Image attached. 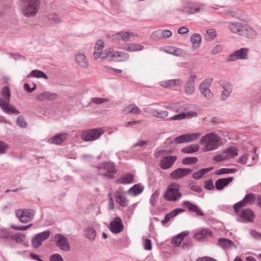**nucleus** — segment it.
<instances>
[{"label": "nucleus", "mask_w": 261, "mask_h": 261, "mask_svg": "<svg viewBox=\"0 0 261 261\" xmlns=\"http://www.w3.org/2000/svg\"><path fill=\"white\" fill-rule=\"evenodd\" d=\"M227 28L231 33L247 38L253 39L257 35L256 31L245 23L237 21L228 22Z\"/></svg>", "instance_id": "1"}, {"label": "nucleus", "mask_w": 261, "mask_h": 261, "mask_svg": "<svg viewBox=\"0 0 261 261\" xmlns=\"http://www.w3.org/2000/svg\"><path fill=\"white\" fill-rule=\"evenodd\" d=\"M199 143L204 152L217 150L222 145V140L220 136L214 132H211L202 136Z\"/></svg>", "instance_id": "2"}, {"label": "nucleus", "mask_w": 261, "mask_h": 261, "mask_svg": "<svg viewBox=\"0 0 261 261\" xmlns=\"http://www.w3.org/2000/svg\"><path fill=\"white\" fill-rule=\"evenodd\" d=\"M21 12L27 17H34L38 12L40 0H21Z\"/></svg>", "instance_id": "3"}, {"label": "nucleus", "mask_w": 261, "mask_h": 261, "mask_svg": "<svg viewBox=\"0 0 261 261\" xmlns=\"http://www.w3.org/2000/svg\"><path fill=\"white\" fill-rule=\"evenodd\" d=\"M3 97H0V107L6 113L18 114L19 111L9 103L10 92L8 87H4L2 90Z\"/></svg>", "instance_id": "4"}, {"label": "nucleus", "mask_w": 261, "mask_h": 261, "mask_svg": "<svg viewBox=\"0 0 261 261\" xmlns=\"http://www.w3.org/2000/svg\"><path fill=\"white\" fill-rule=\"evenodd\" d=\"M166 150H160L155 153L154 156L156 158L162 156L160 160V167L164 170L168 169L171 168L177 160V156L175 155L166 156Z\"/></svg>", "instance_id": "5"}, {"label": "nucleus", "mask_w": 261, "mask_h": 261, "mask_svg": "<svg viewBox=\"0 0 261 261\" xmlns=\"http://www.w3.org/2000/svg\"><path fill=\"white\" fill-rule=\"evenodd\" d=\"M180 188V185L177 184H170L165 193L164 198L167 201L178 200L181 197V194L179 192Z\"/></svg>", "instance_id": "6"}, {"label": "nucleus", "mask_w": 261, "mask_h": 261, "mask_svg": "<svg viewBox=\"0 0 261 261\" xmlns=\"http://www.w3.org/2000/svg\"><path fill=\"white\" fill-rule=\"evenodd\" d=\"M99 174L108 178H113L114 175L117 172L114 164L112 162H106L99 166Z\"/></svg>", "instance_id": "7"}, {"label": "nucleus", "mask_w": 261, "mask_h": 261, "mask_svg": "<svg viewBox=\"0 0 261 261\" xmlns=\"http://www.w3.org/2000/svg\"><path fill=\"white\" fill-rule=\"evenodd\" d=\"M105 133L101 128H96L84 131L82 134V139L85 141H93L98 139Z\"/></svg>", "instance_id": "8"}, {"label": "nucleus", "mask_w": 261, "mask_h": 261, "mask_svg": "<svg viewBox=\"0 0 261 261\" xmlns=\"http://www.w3.org/2000/svg\"><path fill=\"white\" fill-rule=\"evenodd\" d=\"M248 48H240L230 54L227 57L226 61L228 62H233L237 60H246L248 58Z\"/></svg>", "instance_id": "9"}, {"label": "nucleus", "mask_w": 261, "mask_h": 261, "mask_svg": "<svg viewBox=\"0 0 261 261\" xmlns=\"http://www.w3.org/2000/svg\"><path fill=\"white\" fill-rule=\"evenodd\" d=\"M212 81L213 80L211 78L206 79L199 85L201 94L207 99H211L213 97V94L209 88L212 84Z\"/></svg>", "instance_id": "10"}, {"label": "nucleus", "mask_w": 261, "mask_h": 261, "mask_svg": "<svg viewBox=\"0 0 261 261\" xmlns=\"http://www.w3.org/2000/svg\"><path fill=\"white\" fill-rule=\"evenodd\" d=\"M15 215L22 223H27L33 219L34 212L30 209L17 210L15 211Z\"/></svg>", "instance_id": "11"}, {"label": "nucleus", "mask_w": 261, "mask_h": 261, "mask_svg": "<svg viewBox=\"0 0 261 261\" xmlns=\"http://www.w3.org/2000/svg\"><path fill=\"white\" fill-rule=\"evenodd\" d=\"M136 35L130 32H120L115 34L111 36L112 40L116 43H119L120 40L124 42H129L130 41V38L135 37Z\"/></svg>", "instance_id": "12"}, {"label": "nucleus", "mask_w": 261, "mask_h": 261, "mask_svg": "<svg viewBox=\"0 0 261 261\" xmlns=\"http://www.w3.org/2000/svg\"><path fill=\"white\" fill-rule=\"evenodd\" d=\"M200 133L186 134L179 136L175 139L177 144L193 142L197 140L201 136Z\"/></svg>", "instance_id": "13"}, {"label": "nucleus", "mask_w": 261, "mask_h": 261, "mask_svg": "<svg viewBox=\"0 0 261 261\" xmlns=\"http://www.w3.org/2000/svg\"><path fill=\"white\" fill-rule=\"evenodd\" d=\"M56 246L64 251H69L70 249V245L67 238L61 234H57L55 236Z\"/></svg>", "instance_id": "14"}, {"label": "nucleus", "mask_w": 261, "mask_h": 261, "mask_svg": "<svg viewBox=\"0 0 261 261\" xmlns=\"http://www.w3.org/2000/svg\"><path fill=\"white\" fill-rule=\"evenodd\" d=\"M219 85L222 89L221 93V99L222 101L226 100L232 92V86L229 82L225 81H220Z\"/></svg>", "instance_id": "15"}, {"label": "nucleus", "mask_w": 261, "mask_h": 261, "mask_svg": "<svg viewBox=\"0 0 261 261\" xmlns=\"http://www.w3.org/2000/svg\"><path fill=\"white\" fill-rule=\"evenodd\" d=\"M50 233L49 230H46L38 233L32 240V244L33 247L36 248L39 247L41 245L42 242L48 238Z\"/></svg>", "instance_id": "16"}, {"label": "nucleus", "mask_w": 261, "mask_h": 261, "mask_svg": "<svg viewBox=\"0 0 261 261\" xmlns=\"http://www.w3.org/2000/svg\"><path fill=\"white\" fill-rule=\"evenodd\" d=\"M238 210L237 214L240 218V221L244 223L253 222L255 215L254 213L250 209H246L243 210L240 213H239Z\"/></svg>", "instance_id": "17"}, {"label": "nucleus", "mask_w": 261, "mask_h": 261, "mask_svg": "<svg viewBox=\"0 0 261 261\" xmlns=\"http://www.w3.org/2000/svg\"><path fill=\"white\" fill-rule=\"evenodd\" d=\"M110 230L115 233L121 232L123 230V225L120 217H116L111 222L109 226Z\"/></svg>", "instance_id": "18"}, {"label": "nucleus", "mask_w": 261, "mask_h": 261, "mask_svg": "<svg viewBox=\"0 0 261 261\" xmlns=\"http://www.w3.org/2000/svg\"><path fill=\"white\" fill-rule=\"evenodd\" d=\"M192 170L189 168H179L174 170L170 174V176L174 179H180L192 172Z\"/></svg>", "instance_id": "19"}, {"label": "nucleus", "mask_w": 261, "mask_h": 261, "mask_svg": "<svg viewBox=\"0 0 261 261\" xmlns=\"http://www.w3.org/2000/svg\"><path fill=\"white\" fill-rule=\"evenodd\" d=\"M116 201L120 206L125 207L128 205V200L125 197V192L122 189H118L115 193Z\"/></svg>", "instance_id": "20"}, {"label": "nucleus", "mask_w": 261, "mask_h": 261, "mask_svg": "<svg viewBox=\"0 0 261 261\" xmlns=\"http://www.w3.org/2000/svg\"><path fill=\"white\" fill-rule=\"evenodd\" d=\"M76 64L81 68L87 69L89 66L88 59L86 55L82 53H77L74 56Z\"/></svg>", "instance_id": "21"}, {"label": "nucleus", "mask_w": 261, "mask_h": 261, "mask_svg": "<svg viewBox=\"0 0 261 261\" xmlns=\"http://www.w3.org/2000/svg\"><path fill=\"white\" fill-rule=\"evenodd\" d=\"M225 13L236 18L239 20L245 21L247 19V16L245 13L241 10L238 9H228L225 11Z\"/></svg>", "instance_id": "22"}, {"label": "nucleus", "mask_w": 261, "mask_h": 261, "mask_svg": "<svg viewBox=\"0 0 261 261\" xmlns=\"http://www.w3.org/2000/svg\"><path fill=\"white\" fill-rule=\"evenodd\" d=\"M255 201V197L252 194H247L244 199L241 201L234 204L233 208L237 213L238 210L242 206L247 203H252Z\"/></svg>", "instance_id": "23"}, {"label": "nucleus", "mask_w": 261, "mask_h": 261, "mask_svg": "<svg viewBox=\"0 0 261 261\" xmlns=\"http://www.w3.org/2000/svg\"><path fill=\"white\" fill-rule=\"evenodd\" d=\"M121 112L125 115L128 114L137 115L141 113V110L135 104H130L123 107L121 110Z\"/></svg>", "instance_id": "24"}, {"label": "nucleus", "mask_w": 261, "mask_h": 261, "mask_svg": "<svg viewBox=\"0 0 261 261\" xmlns=\"http://www.w3.org/2000/svg\"><path fill=\"white\" fill-rule=\"evenodd\" d=\"M217 245L223 249H229L232 248H236V246L230 240L225 238H220L217 243Z\"/></svg>", "instance_id": "25"}, {"label": "nucleus", "mask_w": 261, "mask_h": 261, "mask_svg": "<svg viewBox=\"0 0 261 261\" xmlns=\"http://www.w3.org/2000/svg\"><path fill=\"white\" fill-rule=\"evenodd\" d=\"M233 178L229 177L227 178H222L218 179L215 182V187L218 190H222L223 188L230 183Z\"/></svg>", "instance_id": "26"}, {"label": "nucleus", "mask_w": 261, "mask_h": 261, "mask_svg": "<svg viewBox=\"0 0 261 261\" xmlns=\"http://www.w3.org/2000/svg\"><path fill=\"white\" fill-rule=\"evenodd\" d=\"M212 235V232L207 229L203 228L198 230L194 235L193 238L197 240L207 238Z\"/></svg>", "instance_id": "27"}, {"label": "nucleus", "mask_w": 261, "mask_h": 261, "mask_svg": "<svg viewBox=\"0 0 261 261\" xmlns=\"http://www.w3.org/2000/svg\"><path fill=\"white\" fill-rule=\"evenodd\" d=\"M67 136L68 134L66 133L57 134L51 138V143L60 145L67 139Z\"/></svg>", "instance_id": "28"}, {"label": "nucleus", "mask_w": 261, "mask_h": 261, "mask_svg": "<svg viewBox=\"0 0 261 261\" xmlns=\"http://www.w3.org/2000/svg\"><path fill=\"white\" fill-rule=\"evenodd\" d=\"M102 58L107 59L109 61L117 62V50L109 49L104 51Z\"/></svg>", "instance_id": "29"}, {"label": "nucleus", "mask_w": 261, "mask_h": 261, "mask_svg": "<svg viewBox=\"0 0 261 261\" xmlns=\"http://www.w3.org/2000/svg\"><path fill=\"white\" fill-rule=\"evenodd\" d=\"M196 77V75L191 76V79L189 80L186 84L185 87V92L188 95H191L195 91L194 79Z\"/></svg>", "instance_id": "30"}, {"label": "nucleus", "mask_w": 261, "mask_h": 261, "mask_svg": "<svg viewBox=\"0 0 261 261\" xmlns=\"http://www.w3.org/2000/svg\"><path fill=\"white\" fill-rule=\"evenodd\" d=\"M184 212H185V210L184 209L179 208L174 209L170 213L167 214L165 216L164 220L162 221V224L163 225H165L170 220L171 218H174V217L176 216L178 214Z\"/></svg>", "instance_id": "31"}, {"label": "nucleus", "mask_w": 261, "mask_h": 261, "mask_svg": "<svg viewBox=\"0 0 261 261\" xmlns=\"http://www.w3.org/2000/svg\"><path fill=\"white\" fill-rule=\"evenodd\" d=\"M182 204L186 206L189 210V211L192 212H195L197 215H204L203 213L200 210V208L196 205L188 201H184Z\"/></svg>", "instance_id": "32"}, {"label": "nucleus", "mask_w": 261, "mask_h": 261, "mask_svg": "<svg viewBox=\"0 0 261 261\" xmlns=\"http://www.w3.org/2000/svg\"><path fill=\"white\" fill-rule=\"evenodd\" d=\"M11 238L17 243H20L25 246H28V241L26 237L22 234H15L12 235L11 236Z\"/></svg>", "instance_id": "33"}, {"label": "nucleus", "mask_w": 261, "mask_h": 261, "mask_svg": "<svg viewBox=\"0 0 261 261\" xmlns=\"http://www.w3.org/2000/svg\"><path fill=\"white\" fill-rule=\"evenodd\" d=\"M143 48L144 47L141 44L128 43L126 44L125 46L123 49L127 51L133 52L142 50Z\"/></svg>", "instance_id": "34"}, {"label": "nucleus", "mask_w": 261, "mask_h": 261, "mask_svg": "<svg viewBox=\"0 0 261 261\" xmlns=\"http://www.w3.org/2000/svg\"><path fill=\"white\" fill-rule=\"evenodd\" d=\"M134 176L129 173L126 174L116 180L118 184H128L133 181Z\"/></svg>", "instance_id": "35"}, {"label": "nucleus", "mask_w": 261, "mask_h": 261, "mask_svg": "<svg viewBox=\"0 0 261 261\" xmlns=\"http://www.w3.org/2000/svg\"><path fill=\"white\" fill-rule=\"evenodd\" d=\"M197 116V113L194 112H190L188 113H181L178 114H176L171 118V120H182L186 118L195 117Z\"/></svg>", "instance_id": "36"}, {"label": "nucleus", "mask_w": 261, "mask_h": 261, "mask_svg": "<svg viewBox=\"0 0 261 261\" xmlns=\"http://www.w3.org/2000/svg\"><path fill=\"white\" fill-rule=\"evenodd\" d=\"M190 40L192 43L193 47L197 49L201 44L202 37L199 34L195 33L191 36Z\"/></svg>", "instance_id": "37"}, {"label": "nucleus", "mask_w": 261, "mask_h": 261, "mask_svg": "<svg viewBox=\"0 0 261 261\" xmlns=\"http://www.w3.org/2000/svg\"><path fill=\"white\" fill-rule=\"evenodd\" d=\"M165 51L168 54L173 55L176 57L180 56L183 54L182 49L173 46L167 47L165 49Z\"/></svg>", "instance_id": "38"}, {"label": "nucleus", "mask_w": 261, "mask_h": 261, "mask_svg": "<svg viewBox=\"0 0 261 261\" xmlns=\"http://www.w3.org/2000/svg\"><path fill=\"white\" fill-rule=\"evenodd\" d=\"M199 146L198 144H193L184 147L181 151L185 153H193L198 151Z\"/></svg>", "instance_id": "39"}, {"label": "nucleus", "mask_w": 261, "mask_h": 261, "mask_svg": "<svg viewBox=\"0 0 261 261\" xmlns=\"http://www.w3.org/2000/svg\"><path fill=\"white\" fill-rule=\"evenodd\" d=\"M28 77H33L37 79H47V76L42 71L39 70H33L28 75Z\"/></svg>", "instance_id": "40"}, {"label": "nucleus", "mask_w": 261, "mask_h": 261, "mask_svg": "<svg viewBox=\"0 0 261 261\" xmlns=\"http://www.w3.org/2000/svg\"><path fill=\"white\" fill-rule=\"evenodd\" d=\"M213 169V167H209L207 168H203L199 171L194 173L192 175L193 178L195 179H199L201 178L203 175L210 171Z\"/></svg>", "instance_id": "41"}, {"label": "nucleus", "mask_w": 261, "mask_h": 261, "mask_svg": "<svg viewBox=\"0 0 261 261\" xmlns=\"http://www.w3.org/2000/svg\"><path fill=\"white\" fill-rule=\"evenodd\" d=\"M238 150L234 146H230L224 150L225 153L228 156V159L238 155Z\"/></svg>", "instance_id": "42"}, {"label": "nucleus", "mask_w": 261, "mask_h": 261, "mask_svg": "<svg viewBox=\"0 0 261 261\" xmlns=\"http://www.w3.org/2000/svg\"><path fill=\"white\" fill-rule=\"evenodd\" d=\"M204 8V5L202 4H190L189 6V12L191 14L199 12L200 11L203 10Z\"/></svg>", "instance_id": "43"}, {"label": "nucleus", "mask_w": 261, "mask_h": 261, "mask_svg": "<svg viewBox=\"0 0 261 261\" xmlns=\"http://www.w3.org/2000/svg\"><path fill=\"white\" fill-rule=\"evenodd\" d=\"M55 95L49 92H44L38 94L36 96V98L39 101H44L47 99H50L54 97Z\"/></svg>", "instance_id": "44"}, {"label": "nucleus", "mask_w": 261, "mask_h": 261, "mask_svg": "<svg viewBox=\"0 0 261 261\" xmlns=\"http://www.w3.org/2000/svg\"><path fill=\"white\" fill-rule=\"evenodd\" d=\"M151 113L153 117L160 119H164L168 115V112L166 111H159L158 110H153Z\"/></svg>", "instance_id": "45"}, {"label": "nucleus", "mask_w": 261, "mask_h": 261, "mask_svg": "<svg viewBox=\"0 0 261 261\" xmlns=\"http://www.w3.org/2000/svg\"><path fill=\"white\" fill-rule=\"evenodd\" d=\"M143 189L144 188L143 186L139 184H137L130 188L128 192L130 193H133L134 196H137L140 194L142 192Z\"/></svg>", "instance_id": "46"}, {"label": "nucleus", "mask_w": 261, "mask_h": 261, "mask_svg": "<svg viewBox=\"0 0 261 261\" xmlns=\"http://www.w3.org/2000/svg\"><path fill=\"white\" fill-rule=\"evenodd\" d=\"M85 236L86 238L91 241H93L96 237V233L95 230L92 227H88L85 229Z\"/></svg>", "instance_id": "47"}, {"label": "nucleus", "mask_w": 261, "mask_h": 261, "mask_svg": "<svg viewBox=\"0 0 261 261\" xmlns=\"http://www.w3.org/2000/svg\"><path fill=\"white\" fill-rule=\"evenodd\" d=\"M179 84L180 81L179 80H170L162 82L161 85L165 88H172Z\"/></svg>", "instance_id": "48"}, {"label": "nucleus", "mask_w": 261, "mask_h": 261, "mask_svg": "<svg viewBox=\"0 0 261 261\" xmlns=\"http://www.w3.org/2000/svg\"><path fill=\"white\" fill-rule=\"evenodd\" d=\"M48 20L53 23H58L61 22V19L59 15L55 12H51L47 16Z\"/></svg>", "instance_id": "49"}, {"label": "nucleus", "mask_w": 261, "mask_h": 261, "mask_svg": "<svg viewBox=\"0 0 261 261\" xmlns=\"http://www.w3.org/2000/svg\"><path fill=\"white\" fill-rule=\"evenodd\" d=\"M117 62H123L127 60L129 55L126 53L117 51Z\"/></svg>", "instance_id": "50"}, {"label": "nucleus", "mask_w": 261, "mask_h": 261, "mask_svg": "<svg viewBox=\"0 0 261 261\" xmlns=\"http://www.w3.org/2000/svg\"><path fill=\"white\" fill-rule=\"evenodd\" d=\"M228 160V156L224 153V151L222 153L218 154L213 157L215 162H220Z\"/></svg>", "instance_id": "51"}, {"label": "nucleus", "mask_w": 261, "mask_h": 261, "mask_svg": "<svg viewBox=\"0 0 261 261\" xmlns=\"http://www.w3.org/2000/svg\"><path fill=\"white\" fill-rule=\"evenodd\" d=\"M216 36V31L214 29H210L206 31L205 39L207 40H212Z\"/></svg>", "instance_id": "52"}, {"label": "nucleus", "mask_w": 261, "mask_h": 261, "mask_svg": "<svg viewBox=\"0 0 261 261\" xmlns=\"http://www.w3.org/2000/svg\"><path fill=\"white\" fill-rule=\"evenodd\" d=\"M198 161V159L196 157H187L184 158L182 163L185 165H190L195 164Z\"/></svg>", "instance_id": "53"}, {"label": "nucleus", "mask_w": 261, "mask_h": 261, "mask_svg": "<svg viewBox=\"0 0 261 261\" xmlns=\"http://www.w3.org/2000/svg\"><path fill=\"white\" fill-rule=\"evenodd\" d=\"M236 171L234 169L221 168L217 171L216 174H224L233 173Z\"/></svg>", "instance_id": "54"}, {"label": "nucleus", "mask_w": 261, "mask_h": 261, "mask_svg": "<svg viewBox=\"0 0 261 261\" xmlns=\"http://www.w3.org/2000/svg\"><path fill=\"white\" fill-rule=\"evenodd\" d=\"M108 101L107 99L100 97H93L91 99L90 103H93L96 105H100Z\"/></svg>", "instance_id": "55"}, {"label": "nucleus", "mask_w": 261, "mask_h": 261, "mask_svg": "<svg viewBox=\"0 0 261 261\" xmlns=\"http://www.w3.org/2000/svg\"><path fill=\"white\" fill-rule=\"evenodd\" d=\"M159 195L160 191L158 190H155L152 194L150 199V203L152 205H154L155 204L156 200L158 198Z\"/></svg>", "instance_id": "56"}, {"label": "nucleus", "mask_w": 261, "mask_h": 261, "mask_svg": "<svg viewBox=\"0 0 261 261\" xmlns=\"http://www.w3.org/2000/svg\"><path fill=\"white\" fill-rule=\"evenodd\" d=\"M104 47V43L101 41L98 40L96 42L95 46V51H98L101 53H102V49Z\"/></svg>", "instance_id": "57"}, {"label": "nucleus", "mask_w": 261, "mask_h": 261, "mask_svg": "<svg viewBox=\"0 0 261 261\" xmlns=\"http://www.w3.org/2000/svg\"><path fill=\"white\" fill-rule=\"evenodd\" d=\"M180 104L179 103H170L167 106V108L178 112L181 110V106H180Z\"/></svg>", "instance_id": "58"}, {"label": "nucleus", "mask_w": 261, "mask_h": 261, "mask_svg": "<svg viewBox=\"0 0 261 261\" xmlns=\"http://www.w3.org/2000/svg\"><path fill=\"white\" fill-rule=\"evenodd\" d=\"M16 122L17 124L21 127H25L27 126V123L22 116L18 117Z\"/></svg>", "instance_id": "59"}, {"label": "nucleus", "mask_w": 261, "mask_h": 261, "mask_svg": "<svg viewBox=\"0 0 261 261\" xmlns=\"http://www.w3.org/2000/svg\"><path fill=\"white\" fill-rule=\"evenodd\" d=\"M50 261H63L62 256L59 254H54L49 257Z\"/></svg>", "instance_id": "60"}, {"label": "nucleus", "mask_w": 261, "mask_h": 261, "mask_svg": "<svg viewBox=\"0 0 261 261\" xmlns=\"http://www.w3.org/2000/svg\"><path fill=\"white\" fill-rule=\"evenodd\" d=\"M148 142L143 140H139L138 142L134 143L132 146L133 148L140 147L143 148L145 146Z\"/></svg>", "instance_id": "61"}, {"label": "nucleus", "mask_w": 261, "mask_h": 261, "mask_svg": "<svg viewBox=\"0 0 261 261\" xmlns=\"http://www.w3.org/2000/svg\"><path fill=\"white\" fill-rule=\"evenodd\" d=\"M8 147V144L4 142L0 141V154H2L6 153Z\"/></svg>", "instance_id": "62"}, {"label": "nucleus", "mask_w": 261, "mask_h": 261, "mask_svg": "<svg viewBox=\"0 0 261 261\" xmlns=\"http://www.w3.org/2000/svg\"><path fill=\"white\" fill-rule=\"evenodd\" d=\"M250 234L254 239L258 240H261V233L260 232L252 230H250Z\"/></svg>", "instance_id": "63"}, {"label": "nucleus", "mask_w": 261, "mask_h": 261, "mask_svg": "<svg viewBox=\"0 0 261 261\" xmlns=\"http://www.w3.org/2000/svg\"><path fill=\"white\" fill-rule=\"evenodd\" d=\"M182 240H183L179 237V236L177 235L176 236L173 238L172 242L177 246H178L180 245Z\"/></svg>", "instance_id": "64"}]
</instances>
